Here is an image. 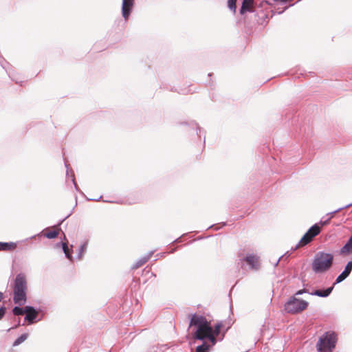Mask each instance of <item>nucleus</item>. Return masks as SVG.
I'll use <instances>...</instances> for the list:
<instances>
[{
	"instance_id": "nucleus-1",
	"label": "nucleus",
	"mask_w": 352,
	"mask_h": 352,
	"mask_svg": "<svg viewBox=\"0 0 352 352\" xmlns=\"http://www.w3.org/2000/svg\"><path fill=\"white\" fill-rule=\"evenodd\" d=\"M190 325L197 327L193 336L195 339L202 340L208 338L213 344H215L216 338L212 335V328L205 317L194 314L190 319Z\"/></svg>"
},
{
	"instance_id": "nucleus-2",
	"label": "nucleus",
	"mask_w": 352,
	"mask_h": 352,
	"mask_svg": "<svg viewBox=\"0 0 352 352\" xmlns=\"http://www.w3.org/2000/svg\"><path fill=\"white\" fill-rule=\"evenodd\" d=\"M28 283L25 276L20 273L16 275L13 287V300L15 304L23 305L27 300Z\"/></svg>"
},
{
	"instance_id": "nucleus-3",
	"label": "nucleus",
	"mask_w": 352,
	"mask_h": 352,
	"mask_svg": "<svg viewBox=\"0 0 352 352\" xmlns=\"http://www.w3.org/2000/svg\"><path fill=\"white\" fill-rule=\"evenodd\" d=\"M333 261V256L331 254L318 252L312 262V270L315 273L324 272L331 267Z\"/></svg>"
},
{
	"instance_id": "nucleus-4",
	"label": "nucleus",
	"mask_w": 352,
	"mask_h": 352,
	"mask_svg": "<svg viewBox=\"0 0 352 352\" xmlns=\"http://www.w3.org/2000/svg\"><path fill=\"white\" fill-rule=\"evenodd\" d=\"M336 342V335L333 332H327L320 338L317 343L318 352H331Z\"/></svg>"
},
{
	"instance_id": "nucleus-5",
	"label": "nucleus",
	"mask_w": 352,
	"mask_h": 352,
	"mask_svg": "<svg viewBox=\"0 0 352 352\" xmlns=\"http://www.w3.org/2000/svg\"><path fill=\"white\" fill-rule=\"evenodd\" d=\"M308 305L307 301L292 296L285 304L284 308L287 313L296 314L305 310Z\"/></svg>"
},
{
	"instance_id": "nucleus-6",
	"label": "nucleus",
	"mask_w": 352,
	"mask_h": 352,
	"mask_svg": "<svg viewBox=\"0 0 352 352\" xmlns=\"http://www.w3.org/2000/svg\"><path fill=\"white\" fill-rule=\"evenodd\" d=\"M320 232V228L318 224L312 226L308 231L301 238L300 241L296 245L295 250L300 247L305 246L312 241L314 237Z\"/></svg>"
},
{
	"instance_id": "nucleus-7",
	"label": "nucleus",
	"mask_w": 352,
	"mask_h": 352,
	"mask_svg": "<svg viewBox=\"0 0 352 352\" xmlns=\"http://www.w3.org/2000/svg\"><path fill=\"white\" fill-rule=\"evenodd\" d=\"M243 261H245L254 270H258L260 267L259 258L254 254H248Z\"/></svg>"
},
{
	"instance_id": "nucleus-8",
	"label": "nucleus",
	"mask_w": 352,
	"mask_h": 352,
	"mask_svg": "<svg viewBox=\"0 0 352 352\" xmlns=\"http://www.w3.org/2000/svg\"><path fill=\"white\" fill-rule=\"evenodd\" d=\"M25 314H26L25 319L28 320L30 324L34 323V320L38 316V312L31 306L25 307Z\"/></svg>"
},
{
	"instance_id": "nucleus-9",
	"label": "nucleus",
	"mask_w": 352,
	"mask_h": 352,
	"mask_svg": "<svg viewBox=\"0 0 352 352\" xmlns=\"http://www.w3.org/2000/svg\"><path fill=\"white\" fill-rule=\"evenodd\" d=\"M133 0H123L122 12V15L125 19H127L131 10L133 7Z\"/></svg>"
},
{
	"instance_id": "nucleus-10",
	"label": "nucleus",
	"mask_w": 352,
	"mask_h": 352,
	"mask_svg": "<svg viewBox=\"0 0 352 352\" xmlns=\"http://www.w3.org/2000/svg\"><path fill=\"white\" fill-rule=\"evenodd\" d=\"M254 0H243L242 6L240 9L241 14H243L246 12H253Z\"/></svg>"
},
{
	"instance_id": "nucleus-11",
	"label": "nucleus",
	"mask_w": 352,
	"mask_h": 352,
	"mask_svg": "<svg viewBox=\"0 0 352 352\" xmlns=\"http://www.w3.org/2000/svg\"><path fill=\"white\" fill-rule=\"evenodd\" d=\"M352 252V236L349 238L346 244L340 249L341 254H349Z\"/></svg>"
},
{
	"instance_id": "nucleus-12",
	"label": "nucleus",
	"mask_w": 352,
	"mask_h": 352,
	"mask_svg": "<svg viewBox=\"0 0 352 352\" xmlns=\"http://www.w3.org/2000/svg\"><path fill=\"white\" fill-rule=\"evenodd\" d=\"M333 287H329L324 290H316L311 293V295L318 296L320 297H327L332 292Z\"/></svg>"
},
{
	"instance_id": "nucleus-13",
	"label": "nucleus",
	"mask_w": 352,
	"mask_h": 352,
	"mask_svg": "<svg viewBox=\"0 0 352 352\" xmlns=\"http://www.w3.org/2000/svg\"><path fill=\"white\" fill-rule=\"evenodd\" d=\"M16 248V245L14 243H3L0 242V251L1 250H10Z\"/></svg>"
},
{
	"instance_id": "nucleus-14",
	"label": "nucleus",
	"mask_w": 352,
	"mask_h": 352,
	"mask_svg": "<svg viewBox=\"0 0 352 352\" xmlns=\"http://www.w3.org/2000/svg\"><path fill=\"white\" fill-rule=\"evenodd\" d=\"M352 270V261H350L347 263L346 265L345 266L344 270L341 273L345 277H348L349 274H351Z\"/></svg>"
},
{
	"instance_id": "nucleus-15",
	"label": "nucleus",
	"mask_w": 352,
	"mask_h": 352,
	"mask_svg": "<svg viewBox=\"0 0 352 352\" xmlns=\"http://www.w3.org/2000/svg\"><path fill=\"white\" fill-rule=\"evenodd\" d=\"M149 257H150V256L142 258L138 261H137V263L133 265V268L137 269V268L142 266L144 263H146L148 261Z\"/></svg>"
},
{
	"instance_id": "nucleus-16",
	"label": "nucleus",
	"mask_w": 352,
	"mask_h": 352,
	"mask_svg": "<svg viewBox=\"0 0 352 352\" xmlns=\"http://www.w3.org/2000/svg\"><path fill=\"white\" fill-rule=\"evenodd\" d=\"M12 312L15 316H22L25 312V307L23 309L19 307H14L12 309Z\"/></svg>"
},
{
	"instance_id": "nucleus-17",
	"label": "nucleus",
	"mask_w": 352,
	"mask_h": 352,
	"mask_svg": "<svg viewBox=\"0 0 352 352\" xmlns=\"http://www.w3.org/2000/svg\"><path fill=\"white\" fill-rule=\"evenodd\" d=\"M28 338V334L23 333L14 342V346H17L23 342Z\"/></svg>"
},
{
	"instance_id": "nucleus-18",
	"label": "nucleus",
	"mask_w": 352,
	"mask_h": 352,
	"mask_svg": "<svg viewBox=\"0 0 352 352\" xmlns=\"http://www.w3.org/2000/svg\"><path fill=\"white\" fill-rule=\"evenodd\" d=\"M237 0H228V7L233 12H236V3Z\"/></svg>"
},
{
	"instance_id": "nucleus-19",
	"label": "nucleus",
	"mask_w": 352,
	"mask_h": 352,
	"mask_svg": "<svg viewBox=\"0 0 352 352\" xmlns=\"http://www.w3.org/2000/svg\"><path fill=\"white\" fill-rule=\"evenodd\" d=\"M351 206H352V203H351V204H348V205L345 206H344V207H343V208H338V210H335V211H333V212H329V213L327 214V218H328L329 219H330V220H331V219L334 217V214H335L336 213L338 212H339V211H340L342 209H343V208H347L350 207Z\"/></svg>"
},
{
	"instance_id": "nucleus-20",
	"label": "nucleus",
	"mask_w": 352,
	"mask_h": 352,
	"mask_svg": "<svg viewBox=\"0 0 352 352\" xmlns=\"http://www.w3.org/2000/svg\"><path fill=\"white\" fill-rule=\"evenodd\" d=\"M209 346L206 343L202 344L200 346H197L196 352H208Z\"/></svg>"
},
{
	"instance_id": "nucleus-21",
	"label": "nucleus",
	"mask_w": 352,
	"mask_h": 352,
	"mask_svg": "<svg viewBox=\"0 0 352 352\" xmlns=\"http://www.w3.org/2000/svg\"><path fill=\"white\" fill-rule=\"evenodd\" d=\"M58 231H56V230H51V231L47 232L45 234V236L47 239H54V238H56L58 236Z\"/></svg>"
},
{
	"instance_id": "nucleus-22",
	"label": "nucleus",
	"mask_w": 352,
	"mask_h": 352,
	"mask_svg": "<svg viewBox=\"0 0 352 352\" xmlns=\"http://www.w3.org/2000/svg\"><path fill=\"white\" fill-rule=\"evenodd\" d=\"M63 252H64L66 257L67 258L72 260V256L69 253V248H68V246L66 243H63Z\"/></svg>"
},
{
	"instance_id": "nucleus-23",
	"label": "nucleus",
	"mask_w": 352,
	"mask_h": 352,
	"mask_svg": "<svg viewBox=\"0 0 352 352\" xmlns=\"http://www.w3.org/2000/svg\"><path fill=\"white\" fill-rule=\"evenodd\" d=\"M221 328V324H217L214 327V329H212V335L214 336V338L219 334Z\"/></svg>"
},
{
	"instance_id": "nucleus-24",
	"label": "nucleus",
	"mask_w": 352,
	"mask_h": 352,
	"mask_svg": "<svg viewBox=\"0 0 352 352\" xmlns=\"http://www.w3.org/2000/svg\"><path fill=\"white\" fill-rule=\"evenodd\" d=\"M87 246V243H85L84 244H82L80 246V257L82 256V254L86 251Z\"/></svg>"
},
{
	"instance_id": "nucleus-25",
	"label": "nucleus",
	"mask_w": 352,
	"mask_h": 352,
	"mask_svg": "<svg viewBox=\"0 0 352 352\" xmlns=\"http://www.w3.org/2000/svg\"><path fill=\"white\" fill-rule=\"evenodd\" d=\"M346 277H345L342 274H340L336 278V283H336H341L342 281H343L344 279H346Z\"/></svg>"
},
{
	"instance_id": "nucleus-26",
	"label": "nucleus",
	"mask_w": 352,
	"mask_h": 352,
	"mask_svg": "<svg viewBox=\"0 0 352 352\" xmlns=\"http://www.w3.org/2000/svg\"><path fill=\"white\" fill-rule=\"evenodd\" d=\"M308 290L306 289H300V290H298L296 294H295V296H299V295H302L305 293H308Z\"/></svg>"
},
{
	"instance_id": "nucleus-27",
	"label": "nucleus",
	"mask_w": 352,
	"mask_h": 352,
	"mask_svg": "<svg viewBox=\"0 0 352 352\" xmlns=\"http://www.w3.org/2000/svg\"><path fill=\"white\" fill-rule=\"evenodd\" d=\"M6 314V307H0V320Z\"/></svg>"
},
{
	"instance_id": "nucleus-28",
	"label": "nucleus",
	"mask_w": 352,
	"mask_h": 352,
	"mask_svg": "<svg viewBox=\"0 0 352 352\" xmlns=\"http://www.w3.org/2000/svg\"><path fill=\"white\" fill-rule=\"evenodd\" d=\"M329 221H330V219H329L327 218V219L326 220H324V221H322H322H320V224H321L322 226H325V225H327V224L329 223Z\"/></svg>"
},
{
	"instance_id": "nucleus-29",
	"label": "nucleus",
	"mask_w": 352,
	"mask_h": 352,
	"mask_svg": "<svg viewBox=\"0 0 352 352\" xmlns=\"http://www.w3.org/2000/svg\"><path fill=\"white\" fill-rule=\"evenodd\" d=\"M3 294L2 292H0V302L3 300Z\"/></svg>"
}]
</instances>
